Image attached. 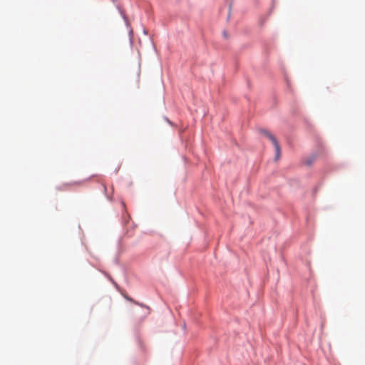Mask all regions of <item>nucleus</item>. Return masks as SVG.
I'll return each mask as SVG.
<instances>
[{"mask_svg": "<svg viewBox=\"0 0 365 365\" xmlns=\"http://www.w3.org/2000/svg\"><path fill=\"white\" fill-rule=\"evenodd\" d=\"M274 146L275 153H276L275 159L278 160L279 158L280 154H281L280 146L278 143L277 144H274Z\"/></svg>", "mask_w": 365, "mask_h": 365, "instance_id": "nucleus-2", "label": "nucleus"}, {"mask_svg": "<svg viewBox=\"0 0 365 365\" xmlns=\"http://www.w3.org/2000/svg\"><path fill=\"white\" fill-rule=\"evenodd\" d=\"M261 133L264 135V136H266L269 140H270L273 145L278 143L277 138L268 130H262Z\"/></svg>", "mask_w": 365, "mask_h": 365, "instance_id": "nucleus-1", "label": "nucleus"}, {"mask_svg": "<svg viewBox=\"0 0 365 365\" xmlns=\"http://www.w3.org/2000/svg\"><path fill=\"white\" fill-rule=\"evenodd\" d=\"M113 2L115 1L116 0H112Z\"/></svg>", "mask_w": 365, "mask_h": 365, "instance_id": "nucleus-4", "label": "nucleus"}, {"mask_svg": "<svg viewBox=\"0 0 365 365\" xmlns=\"http://www.w3.org/2000/svg\"><path fill=\"white\" fill-rule=\"evenodd\" d=\"M314 160V159L313 158L312 160L307 161V164L310 165Z\"/></svg>", "mask_w": 365, "mask_h": 365, "instance_id": "nucleus-3", "label": "nucleus"}]
</instances>
